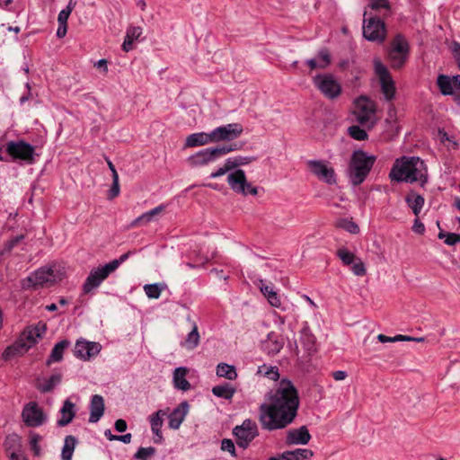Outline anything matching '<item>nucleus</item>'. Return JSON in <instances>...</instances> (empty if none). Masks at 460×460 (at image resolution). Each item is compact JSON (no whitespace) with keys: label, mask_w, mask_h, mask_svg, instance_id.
<instances>
[{"label":"nucleus","mask_w":460,"mask_h":460,"mask_svg":"<svg viewBox=\"0 0 460 460\" xmlns=\"http://www.w3.org/2000/svg\"><path fill=\"white\" fill-rule=\"evenodd\" d=\"M269 399V403H262L259 407V421L262 429H283L295 421L300 399L292 381L288 378L280 379Z\"/></svg>","instance_id":"obj_1"},{"label":"nucleus","mask_w":460,"mask_h":460,"mask_svg":"<svg viewBox=\"0 0 460 460\" xmlns=\"http://www.w3.org/2000/svg\"><path fill=\"white\" fill-rule=\"evenodd\" d=\"M376 156L368 155L363 149L354 150L348 164V177L353 186L362 184L371 172Z\"/></svg>","instance_id":"obj_2"},{"label":"nucleus","mask_w":460,"mask_h":460,"mask_svg":"<svg viewBox=\"0 0 460 460\" xmlns=\"http://www.w3.org/2000/svg\"><path fill=\"white\" fill-rule=\"evenodd\" d=\"M62 278L63 273L55 267H42L22 281V288L32 289L49 288L60 281Z\"/></svg>","instance_id":"obj_3"},{"label":"nucleus","mask_w":460,"mask_h":460,"mask_svg":"<svg viewBox=\"0 0 460 460\" xmlns=\"http://www.w3.org/2000/svg\"><path fill=\"white\" fill-rule=\"evenodd\" d=\"M411 47L406 37L402 33L394 35L387 51V58L393 69L399 70L407 63Z\"/></svg>","instance_id":"obj_4"},{"label":"nucleus","mask_w":460,"mask_h":460,"mask_svg":"<svg viewBox=\"0 0 460 460\" xmlns=\"http://www.w3.org/2000/svg\"><path fill=\"white\" fill-rule=\"evenodd\" d=\"M313 84L329 100L337 99L342 92L341 83L331 73L316 75L313 77Z\"/></svg>","instance_id":"obj_5"},{"label":"nucleus","mask_w":460,"mask_h":460,"mask_svg":"<svg viewBox=\"0 0 460 460\" xmlns=\"http://www.w3.org/2000/svg\"><path fill=\"white\" fill-rule=\"evenodd\" d=\"M367 12L363 19V37L372 42L383 43L386 38L385 22L377 15L367 18Z\"/></svg>","instance_id":"obj_6"},{"label":"nucleus","mask_w":460,"mask_h":460,"mask_svg":"<svg viewBox=\"0 0 460 460\" xmlns=\"http://www.w3.org/2000/svg\"><path fill=\"white\" fill-rule=\"evenodd\" d=\"M373 65L375 73L380 81L381 92L385 101L391 102L394 99L396 93L395 83L391 73L379 58H375Z\"/></svg>","instance_id":"obj_7"},{"label":"nucleus","mask_w":460,"mask_h":460,"mask_svg":"<svg viewBox=\"0 0 460 460\" xmlns=\"http://www.w3.org/2000/svg\"><path fill=\"white\" fill-rule=\"evenodd\" d=\"M5 150L13 161L19 160L28 164L34 163L35 147L24 140L8 142Z\"/></svg>","instance_id":"obj_8"},{"label":"nucleus","mask_w":460,"mask_h":460,"mask_svg":"<svg viewBox=\"0 0 460 460\" xmlns=\"http://www.w3.org/2000/svg\"><path fill=\"white\" fill-rule=\"evenodd\" d=\"M243 128L240 123H231L220 126L212 130L208 134L203 133V144L207 142L231 141L237 138L243 132Z\"/></svg>","instance_id":"obj_9"},{"label":"nucleus","mask_w":460,"mask_h":460,"mask_svg":"<svg viewBox=\"0 0 460 460\" xmlns=\"http://www.w3.org/2000/svg\"><path fill=\"white\" fill-rule=\"evenodd\" d=\"M413 161H415V163H420V166H424V162L417 156H402L401 158L396 159L389 172V178L391 181L396 182H407L411 174V167Z\"/></svg>","instance_id":"obj_10"},{"label":"nucleus","mask_w":460,"mask_h":460,"mask_svg":"<svg viewBox=\"0 0 460 460\" xmlns=\"http://www.w3.org/2000/svg\"><path fill=\"white\" fill-rule=\"evenodd\" d=\"M233 435L235 437L238 447L245 449L250 443L258 436V429L252 420H245L242 425L233 429Z\"/></svg>","instance_id":"obj_11"},{"label":"nucleus","mask_w":460,"mask_h":460,"mask_svg":"<svg viewBox=\"0 0 460 460\" xmlns=\"http://www.w3.org/2000/svg\"><path fill=\"white\" fill-rule=\"evenodd\" d=\"M227 181L231 189L236 193L244 196L248 194L256 196L258 194V188L247 181L245 172L242 169H236L230 172L227 176Z\"/></svg>","instance_id":"obj_12"},{"label":"nucleus","mask_w":460,"mask_h":460,"mask_svg":"<svg viewBox=\"0 0 460 460\" xmlns=\"http://www.w3.org/2000/svg\"><path fill=\"white\" fill-rule=\"evenodd\" d=\"M22 418L27 427L37 428L47 421V415L36 402H30L24 405Z\"/></svg>","instance_id":"obj_13"},{"label":"nucleus","mask_w":460,"mask_h":460,"mask_svg":"<svg viewBox=\"0 0 460 460\" xmlns=\"http://www.w3.org/2000/svg\"><path fill=\"white\" fill-rule=\"evenodd\" d=\"M112 272L107 263L102 267L93 269L83 285L84 293L89 294L92 290L97 288Z\"/></svg>","instance_id":"obj_14"},{"label":"nucleus","mask_w":460,"mask_h":460,"mask_svg":"<svg viewBox=\"0 0 460 460\" xmlns=\"http://www.w3.org/2000/svg\"><path fill=\"white\" fill-rule=\"evenodd\" d=\"M307 165L318 179L332 185L336 183L335 172L332 168L327 167L324 161L322 160H308Z\"/></svg>","instance_id":"obj_15"},{"label":"nucleus","mask_w":460,"mask_h":460,"mask_svg":"<svg viewBox=\"0 0 460 460\" xmlns=\"http://www.w3.org/2000/svg\"><path fill=\"white\" fill-rule=\"evenodd\" d=\"M101 349L102 346L98 342L80 339L75 342L74 354L76 358L83 360H90L100 353Z\"/></svg>","instance_id":"obj_16"},{"label":"nucleus","mask_w":460,"mask_h":460,"mask_svg":"<svg viewBox=\"0 0 460 460\" xmlns=\"http://www.w3.org/2000/svg\"><path fill=\"white\" fill-rule=\"evenodd\" d=\"M240 149L237 144H224L215 147H208L203 149V164L215 161L226 154Z\"/></svg>","instance_id":"obj_17"},{"label":"nucleus","mask_w":460,"mask_h":460,"mask_svg":"<svg viewBox=\"0 0 460 460\" xmlns=\"http://www.w3.org/2000/svg\"><path fill=\"white\" fill-rule=\"evenodd\" d=\"M311 439V435L306 426H301L298 429L288 430L285 443L287 446L307 445Z\"/></svg>","instance_id":"obj_18"},{"label":"nucleus","mask_w":460,"mask_h":460,"mask_svg":"<svg viewBox=\"0 0 460 460\" xmlns=\"http://www.w3.org/2000/svg\"><path fill=\"white\" fill-rule=\"evenodd\" d=\"M90 416L89 422L96 423L102 417L105 411L104 400L102 395L94 394L90 402Z\"/></svg>","instance_id":"obj_19"},{"label":"nucleus","mask_w":460,"mask_h":460,"mask_svg":"<svg viewBox=\"0 0 460 460\" xmlns=\"http://www.w3.org/2000/svg\"><path fill=\"white\" fill-rule=\"evenodd\" d=\"M59 413L61 417L57 420V425L58 427L67 426L75 417V404L72 402L70 399L65 400L59 410Z\"/></svg>","instance_id":"obj_20"},{"label":"nucleus","mask_w":460,"mask_h":460,"mask_svg":"<svg viewBox=\"0 0 460 460\" xmlns=\"http://www.w3.org/2000/svg\"><path fill=\"white\" fill-rule=\"evenodd\" d=\"M189 410V404L186 401L181 402L170 414H169V427L173 429H179L182 423Z\"/></svg>","instance_id":"obj_21"},{"label":"nucleus","mask_w":460,"mask_h":460,"mask_svg":"<svg viewBox=\"0 0 460 460\" xmlns=\"http://www.w3.org/2000/svg\"><path fill=\"white\" fill-rule=\"evenodd\" d=\"M259 288L261 292L267 298L268 302L270 304L271 306L277 308L280 307V297L274 290V287L271 283H266L264 280L260 279Z\"/></svg>","instance_id":"obj_22"},{"label":"nucleus","mask_w":460,"mask_h":460,"mask_svg":"<svg viewBox=\"0 0 460 460\" xmlns=\"http://www.w3.org/2000/svg\"><path fill=\"white\" fill-rule=\"evenodd\" d=\"M211 392L217 398L231 401L236 393V388L231 383L224 382L213 386Z\"/></svg>","instance_id":"obj_23"},{"label":"nucleus","mask_w":460,"mask_h":460,"mask_svg":"<svg viewBox=\"0 0 460 460\" xmlns=\"http://www.w3.org/2000/svg\"><path fill=\"white\" fill-rule=\"evenodd\" d=\"M405 202L412 210V213L419 217L424 203L425 199L422 195L417 194L414 190H411L405 197Z\"/></svg>","instance_id":"obj_24"},{"label":"nucleus","mask_w":460,"mask_h":460,"mask_svg":"<svg viewBox=\"0 0 460 460\" xmlns=\"http://www.w3.org/2000/svg\"><path fill=\"white\" fill-rule=\"evenodd\" d=\"M187 372L188 369L184 367H179L174 369L172 383L176 389L188 391L190 388V384L186 379Z\"/></svg>","instance_id":"obj_25"},{"label":"nucleus","mask_w":460,"mask_h":460,"mask_svg":"<svg viewBox=\"0 0 460 460\" xmlns=\"http://www.w3.org/2000/svg\"><path fill=\"white\" fill-rule=\"evenodd\" d=\"M165 412L163 410H158L150 416V425L153 433L155 435V443H161L163 439L161 428L163 426V417Z\"/></svg>","instance_id":"obj_26"},{"label":"nucleus","mask_w":460,"mask_h":460,"mask_svg":"<svg viewBox=\"0 0 460 460\" xmlns=\"http://www.w3.org/2000/svg\"><path fill=\"white\" fill-rule=\"evenodd\" d=\"M165 208L166 206L162 204L149 211L143 213L132 222L131 226H142L154 221L156 216L160 215L163 211H164Z\"/></svg>","instance_id":"obj_27"},{"label":"nucleus","mask_w":460,"mask_h":460,"mask_svg":"<svg viewBox=\"0 0 460 460\" xmlns=\"http://www.w3.org/2000/svg\"><path fill=\"white\" fill-rule=\"evenodd\" d=\"M315 337L311 332L309 327H304L301 330V337H300V342L305 351H307L308 354H312L316 351V346H315Z\"/></svg>","instance_id":"obj_28"},{"label":"nucleus","mask_w":460,"mask_h":460,"mask_svg":"<svg viewBox=\"0 0 460 460\" xmlns=\"http://www.w3.org/2000/svg\"><path fill=\"white\" fill-rule=\"evenodd\" d=\"M70 345V341L67 340H62L55 344L53 347L51 353L47 359L46 364L50 366L54 362H59L63 358V353L65 349H66Z\"/></svg>","instance_id":"obj_29"},{"label":"nucleus","mask_w":460,"mask_h":460,"mask_svg":"<svg viewBox=\"0 0 460 460\" xmlns=\"http://www.w3.org/2000/svg\"><path fill=\"white\" fill-rule=\"evenodd\" d=\"M62 376L59 373L51 375L49 378L39 381L36 387L41 393H49L52 391L61 382Z\"/></svg>","instance_id":"obj_30"},{"label":"nucleus","mask_w":460,"mask_h":460,"mask_svg":"<svg viewBox=\"0 0 460 460\" xmlns=\"http://www.w3.org/2000/svg\"><path fill=\"white\" fill-rule=\"evenodd\" d=\"M420 167V163H415V161H413L411 167V174L407 182L414 183L420 181V186L424 187V185L428 182V175L427 173L421 172Z\"/></svg>","instance_id":"obj_31"},{"label":"nucleus","mask_w":460,"mask_h":460,"mask_svg":"<svg viewBox=\"0 0 460 460\" xmlns=\"http://www.w3.org/2000/svg\"><path fill=\"white\" fill-rule=\"evenodd\" d=\"M77 444V439L75 436L68 435L64 439V445L61 451V459L62 460H71L75 446Z\"/></svg>","instance_id":"obj_32"},{"label":"nucleus","mask_w":460,"mask_h":460,"mask_svg":"<svg viewBox=\"0 0 460 460\" xmlns=\"http://www.w3.org/2000/svg\"><path fill=\"white\" fill-rule=\"evenodd\" d=\"M217 376L230 381L235 380L238 376L234 366L223 362L219 363L217 367Z\"/></svg>","instance_id":"obj_33"},{"label":"nucleus","mask_w":460,"mask_h":460,"mask_svg":"<svg viewBox=\"0 0 460 460\" xmlns=\"http://www.w3.org/2000/svg\"><path fill=\"white\" fill-rule=\"evenodd\" d=\"M39 338L34 336V333L31 331L30 328H27L21 335L17 343L18 346L26 352L31 347H32L38 341Z\"/></svg>","instance_id":"obj_34"},{"label":"nucleus","mask_w":460,"mask_h":460,"mask_svg":"<svg viewBox=\"0 0 460 460\" xmlns=\"http://www.w3.org/2000/svg\"><path fill=\"white\" fill-rule=\"evenodd\" d=\"M437 85L441 94L445 96L454 95V88L452 86V80L450 76L446 75H439L437 77Z\"/></svg>","instance_id":"obj_35"},{"label":"nucleus","mask_w":460,"mask_h":460,"mask_svg":"<svg viewBox=\"0 0 460 460\" xmlns=\"http://www.w3.org/2000/svg\"><path fill=\"white\" fill-rule=\"evenodd\" d=\"M257 375L277 381L279 378V367L263 364L258 367Z\"/></svg>","instance_id":"obj_36"},{"label":"nucleus","mask_w":460,"mask_h":460,"mask_svg":"<svg viewBox=\"0 0 460 460\" xmlns=\"http://www.w3.org/2000/svg\"><path fill=\"white\" fill-rule=\"evenodd\" d=\"M437 226L440 229L438 238L443 239L444 243L448 246H454L456 243H460V234L456 233H448L440 228V222L437 221Z\"/></svg>","instance_id":"obj_37"},{"label":"nucleus","mask_w":460,"mask_h":460,"mask_svg":"<svg viewBox=\"0 0 460 460\" xmlns=\"http://www.w3.org/2000/svg\"><path fill=\"white\" fill-rule=\"evenodd\" d=\"M42 440V436L36 432L31 431L29 434V444L30 448L32 451L33 455L36 456H40L41 455V448L40 446V441Z\"/></svg>","instance_id":"obj_38"},{"label":"nucleus","mask_w":460,"mask_h":460,"mask_svg":"<svg viewBox=\"0 0 460 460\" xmlns=\"http://www.w3.org/2000/svg\"><path fill=\"white\" fill-rule=\"evenodd\" d=\"M336 255L341 259L343 265L350 266L357 259L356 255L345 247L337 250Z\"/></svg>","instance_id":"obj_39"},{"label":"nucleus","mask_w":460,"mask_h":460,"mask_svg":"<svg viewBox=\"0 0 460 460\" xmlns=\"http://www.w3.org/2000/svg\"><path fill=\"white\" fill-rule=\"evenodd\" d=\"M4 445H5L6 450L10 451V454L13 451L20 453L21 438L16 434L9 435L6 437Z\"/></svg>","instance_id":"obj_40"},{"label":"nucleus","mask_w":460,"mask_h":460,"mask_svg":"<svg viewBox=\"0 0 460 460\" xmlns=\"http://www.w3.org/2000/svg\"><path fill=\"white\" fill-rule=\"evenodd\" d=\"M316 59L320 63V69L328 67L332 62V56L329 49L327 48L319 49Z\"/></svg>","instance_id":"obj_41"},{"label":"nucleus","mask_w":460,"mask_h":460,"mask_svg":"<svg viewBox=\"0 0 460 460\" xmlns=\"http://www.w3.org/2000/svg\"><path fill=\"white\" fill-rule=\"evenodd\" d=\"M162 286L159 283L154 284H146L144 286V290L148 298L157 299L161 296Z\"/></svg>","instance_id":"obj_42"},{"label":"nucleus","mask_w":460,"mask_h":460,"mask_svg":"<svg viewBox=\"0 0 460 460\" xmlns=\"http://www.w3.org/2000/svg\"><path fill=\"white\" fill-rule=\"evenodd\" d=\"M348 133L353 139L358 141L366 140L368 137L367 131L358 125L349 127Z\"/></svg>","instance_id":"obj_43"},{"label":"nucleus","mask_w":460,"mask_h":460,"mask_svg":"<svg viewBox=\"0 0 460 460\" xmlns=\"http://www.w3.org/2000/svg\"><path fill=\"white\" fill-rule=\"evenodd\" d=\"M337 226L346 230L347 232H349L350 234H355L359 233V227H358V224H356L351 219L350 220L347 219V218L340 219L339 222L337 223Z\"/></svg>","instance_id":"obj_44"},{"label":"nucleus","mask_w":460,"mask_h":460,"mask_svg":"<svg viewBox=\"0 0 460 460\" xmlns=\"http://www.w3.org/2000/svg\"><path fill=\"white\" fill-rule=\"evenodd\" d=\"M199 339V334L198 332V328H197V326H194L192 331L189 332V334L184 341V345L188 349H193L194 347L197 346Z\"/></svg>","instance_id":"obj_45"},{"label":"nucleus","mask_w":460,"mask_h":460,"mask_svg":"<svg viewBox=\"0 0 460 460\" xmlns=\"http://www.w3.org/2000/svg\"><path fill=\"white\" fill-rule=\"evenodd\" d=\"M350 270L354 275L363 277L367 274V269L365 263L360 258H358L351 265Z\"/></svg>","instance_id":"obj_46"},{"label":"nucleus","mask_w":460,"mask_h":460,"mask_svg":"<svg viewBox=\"0 0 460 460\" xmlns=\"http://www.w3.org/2000/svg\"><path fill=\"white\" fill-rule=\"evenodd\" d=\"M135 251H128L126 253H123L120 255L118 259H115L109 263V267L111 269V270L114 272L123 262H125L130 255L134 254Z\"/></svg>","instance_id":"obj_47"},{"label":"nucleus","mask_w":460,"mask_h":460,"mask_svg":"<svg viewBox=\"0 0 460 460\" xmlns=\"http://www.w3.org/2000/svg\"><path fill=\"white\" fill-rule=\"evenodd\" d=\"M155 453V448L153 447H139L137 453L134 455V458L138 460H147V457L153 456Z\"/></svg>","instance_id":"obj_48"},{"label":"nucleus","mask_w":460,"mask_h":460,"mask_svg":"<svg viewBox=\"0 0 460 460\" xmlns=\"http://www.w3.org/2000/svg\"><path fill=\"white\" fill-rule=\"evenodd\" d=\"M23 350L21 349L20 346H18V343L16 342L13 346H9L5 349V350L3 353V358L4 359H9L12 357L15 356L16 354H23Z\"/></svg>","instance_id":"obj_49"},{"label":"nucleus","mask_w":460,"mask_h":460,"mask_svg":"<svg viewBox=\"0 0 460 460\" xmlns=\"http://www.w3.org/2000/svg\"><path fill=\"white\" fill-rule=\"evenodd\" d=\"M24 238L22 234L17 235L14 238L7 241L4 243V249L2 251V254H5L10 252L15 246L18 245V243Z\"/></svg>","instance_id":"obj_50"},{"label":"nucleus","mask_w":460,"mask_h":460,"mask_svg":"<svg viewBox=\"0 0 460 460\" xmlns=\"http://www.w3.org/2000/svg\"><path fill=\"white\" fill-rule=\"evenodd\" d=\"M199 146H201V133H194L187 137L184 147H193Z\"/></svg>","instance_id":"obj_51"},{"label":"nucleus","mask_w":460,"mask_h":460,"mask_svg":"<svg viewBox=\"0 0 460 460\" xmlns=\"http://www.w3.org/2000/svg\"><path fill=\"white\" fill-rule=\"evenodd\" d=\"M221 450L227 451L232 456H236L235 447L232 439L223 438L221 441Z\"/></svg>","instance_id":"obj_52"},{"label":"nucleus","mask_w":460,"mask_h":460,"mask_svg":"<svg viewBox=\"0 0 460 460\" xmlns=\"http://www.w3.org/2000/svg\"><path fill=\"white\" fill-rule=\"evenodd\" d=\"M368 6L372 10L378 11L380 9L390 10V3L388 0H371Z\"/></svg>","instance_id":"obj_53"},{"label":"nucleus","mask_w":460,"mask_h":460,"mask_svg":"<svg viewBox=\"0 0 460 460\" xmlns=\"http://www.w3.org/2000/svg\"><path fill=\"white\" fill-rule=\"evenodd\" d=\"M292 451L297 456L298 460H308L314 456V452L308 448H296Z\"/></svg>","instance_id":"obj_54"},{"label":"nucleus","mask_w":460,"mask_h":460,"mask_svg":"<svg viewBox=\"0 0 460 460\" xmlns=\"http://www.w3.org/2000/svg\"><path fill=\"white\" fill-rule=\"evenodd\" d=\"M450 51L457 64V66L460 70V43L456 40H453L450 45Z\"/></svg>","instance_id":"obj_55"},{"label":"nucleus","mask_w":460,"mask_h":460,"mask_svg":"<svg viewBox=\"0 0 460 460\" xmlns=\"http://www.w3.org/2000/svg\"><path fill=\"white\" fill-rule=\"evenodd\" d=\"M29 328L34 333V336H36L39 339L43 336L47 330L46 324L42 323H39L35 326H31Z\"/></svg>","instance_id":"obj_56"},{"label":"nucleus","mask_w":460,"mask_h":460,"mask_svg":"<svg viewBox=\"0 0 460 460\" xmlns=\"http://www.w3.org/2000/svg\"><path fill=\"white\" fill-rule=\"evenodd\" d=\"M142 34V29L140 27H129L127 30L126 36L133 40H137Z\"/></svg>","instance_id":"obj_57"},{"label":"nucleus","mask_w":460,"mask_h":460,"mask_svg":"<svg viewBox=\"0 0 460 460\" xmlns=\"http://www.w3.org/2000/svg\"><path fill=\"white\" fill-rule=\"evenodd\" d=\"M203 270H207L209 275L214 274L219 279H227V277L224 274V271L222 270H218L217 268H210L209 266L206 265L205 261H203Z\"/></svg>","instance_id":"obj_58"},{"label":"nucleus","mask_w":460,"mask_h":460,"mask_svg":"<svg viewBox=\"0 0 460 460\" xmlns=\"http://www.w3.org/2000/svg\"><path fill=\"white\" fill-rule=\"evenodd\" d=\"M412 231L418 234H423L425 232V226L418 217L414 219Z\"/></svg>","instance_id":"obj_59"},{"label":"nucleus","mask_w":460,"mask_h":460,"mask_svg":"<svg viewBox=\"0 0 460 460\" xmlns=\"http://www.w3.org/2000/svg\"><path fill=\"white\" fill-rule=\"evenodd\" d=\"M234 158L236 159L235 162L237 164V166L245 165V164H248L249 163L256 160V157H254V156L238 155V156H235Z\"/></svg>","instance_id":"obj_60"},{"label":"nucleus","mask_w":460,"mask_h":460,"mask_svg":"<svg viewBox=\"0 0 460 460\" xmlns=\"http://www.w3.org/2000/svg\"><path fill=\"white\" fill-rule=\"evenodd\" d=\"M70 13L69 10L63 9L60 11L58 16V23L63 25L66 24Z\"/></svg>","instance_id":"obj_61"},{"label":"nucleus","mask_w":460,"mask_h":460,"mask_svg":"<svg viewBox=\"0 0 460 460\" xmlns=\"http://www.w3.org/2000/svg\"><path fill=\"white\" fill-rule=\"evenodd\" d=\"M188 162L191 166H199L201 164V151L198 152L194 155L190 156Z\"/></svg>","instance_id":"obj_62"},{"label":"nucleus","mask_w":460,"mask_h":460,"mask_svg":"<svg viewBox=\"0 0 460 460\" xmlns=\"http://www.w3.org/2000/svg\"><path fill=\"white\" fill-rule=\"evenodd\" d=\"M119 194V181H112V185H111L110 192H109V198L113 199V198L117 197Z\"/></svg>","instance_id":"obj_63"},{"label":"nucleus","mask_w":460,"mask_h":460,"mask_svg":"<svg viewBox=\"0 0 460 460\" xmlns=\"http://www.w3.org/2000/svg\"><path fill=\"white\" fill-rule=\"evenodd\" d=\"M114 427L118 432H124L127 429L128 425L124 420L119 419L115 421Z\"/></svg>","instance_id":"obj_64"}]
</instances>
